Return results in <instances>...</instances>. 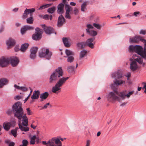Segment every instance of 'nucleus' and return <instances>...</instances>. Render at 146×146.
Masks as SVG:
<instances>
[{
  "label": "nucleus",
  "mask_w": 146,
  "mask_h": 146,
  "mask_svg": "<svg viewBox=\"0 0 146 146\" xmlns=\"http://www.w3.org/2000/svg\"><path fill=\"white\" fill-rule=\"evenodd\" d=\"M63 73L62 68L59 67L56 69L55 71L53 72L50 76L49 80V83L50 84L55 83L59 78L54 86L52 88V91L54 93L57 94L58 92H60V88L65 83L66 81L69 78L68 77H62Z\"/></svg>",
  "instance_id": "1"
},
{
  "label": "nucleus",
  "mask_w": 146,
  "mask_h": 146,
  "mask_svg": "<svg viewBox=\"0 0 146 146\" xmlns=\"http://www.w3.org/2000/svg\"><path fill=\"white\" fill-rule=\"evenodd\" d=\"M12 110L15 117L19 119V129L22 131H28L29 128L27 127L28 125V118L26 114L23 115L24 112L21 103L17 102L14 104L12 106Z\"/></svg>",
  "instance_id": "2"
},
{
  "label": "nucleus",
  "mask_w": 146,
  "mask_h": 146,
  "mask_svg": "<svg viewBox=\"0 0 146 146\" xmlns=\"http://www.w3.org/2000/svg\"><path fill=\"white\" fill-rule=\"evenodd\" d=\"M129 50L131 52H134L146 60V49L144 50L142 47L139 45H131L129 47Z\"/></svg>",
  "instance_id": "3"
},
{
  "label": "nucleus",
  "mask_w": 146,
  "mask_h": 146,
  "mask_svg": "<svg viewBox=\"0 0 146 146\" xmlns=\"http://www.w3.org/2000/svg\"><path fill=\"white\" fill-rule=\"evenodd\" d=\"M63 140L62 138L56 137L50 139L47 142L46 141H42V143L46 146H62V142L60 140L63 141Z\"/></svg>",
  "instance_id": "4"
},
{
  "label": "nucleus",
  "mask_w": 146,
  "mask_h": 146,
  "mask_svg": "<svg viewBox=\"0 0 146 146\" xmlns=\"http://www.w3.org/2000/svg\"><path fill=\"white\" fill-rule=\"evenodd\" d=\"M132 58L134 60H132L131 58L130 59L132 61L130 64V68L132 71H133L137 70L138 67L136 62L140 64H142L143 63V59L138 56L136 54L133 55Z\"/></svg>",
  "instance_id": "5"
},
{
  "label": "nucleus",
  "mask_w": 146,
  "mask_h": 146,
  "mask_svg": "<svg viewBox=\"0 0 146 146\" xmlns=\"http://www.w3.org/2000/svg\"><path fill=\"white\" fill-rule=\"evenodd\" d=\"M123 76V75L122 73L119 71L113 73L112 74V77L114 78L115 80V81H113L114 84H111V86L112 88H114L115 86V85L116 86H117L123 84V83L124 82L123 80H117V79H119L121 78Z\"/></svg>",
  "instance_id": "6"
},
{
  "label": "nucleus",
  "mask_w": 146,
  "mask_h": 146,
  "mask_svg": "<svg viewBox=\"0 0 146 146\" xmlns=\"http://www.w3.org/2000/svg\"><path fill=\"white\" fill-rule=\"evenodd\" d=\"M119 92L116 90H114V92H110L107 96L108 100L110 101H117L121 102L122 100L121 97L119 96Z\"/></svg>",
  "instance_id": "7"
},
{
  "label": "nucleus",
  "mask_w": 146,
  "mask_h": 146,
  "mask_svg": "<svg viewBox=\"0 0 146 146\" xmlns=\"http://www.w3.org/2000/svg\"><path fill=\"white\" fill-rule=\"evenodd\" d=\"M95 39V38L94 37L89 38L87 40L86 42H81L78 43L77 46L78 47L81 49L84 48L86 45H88L90 48H93L94 47V46L92 42H93Z\"/></svg>",
  "instance_id": "8"
},
{
  "label": "nucleus",
  "mask_w": 146,
  "mask_h": 146,
  "mask_svg": "<svg viewBox=\"0 0 146 146\" xmlns=\"http://www.w3.org/2000/svg\"><path fill=\"white\" fill-rule=\"evenodd\" d=\"M52 54V52H50L48 49L44 48L40 52L39 56L40 57H45L47 59L49 60Z\"/></svg>",
  "instance_id": "9"
},
{
  "label": "nucleus",
  "mask_w": 146,
  "mask_h": 146,
  "mask_svg": "<svg viewBox=\"0 0 146 146\" xmlns=\"http://www.w3.org/2000/svg\"><path fill=\"white\" fill-rule=\"evenodd\" d=\"M35 31V33L33 35V39L36 40H39L41 38L42 34L43 33L42 30L37 28L36 29Z\"/></svg>",
  "instance_id": "10"
},
{
  "label": "nucleus",
  "mask_w": 146,
  "mask_h": 146,
  "mask_svg": "<svg viewBox=\"0 0 146 146\" xmlns=\"http://www.w3.org/2000/svg\"><path fill=\"white\" fill-rule=\"evenodd\" d=\"M134 92V91L133 90L129 92L127 94H126V91H125L119 92V95L120 97H121L122 100H124L126 97L128 98H129L130 96L133 95Z\"/></svg>",
  "instance_id": "11"
},
{
  "label": "nucleus",
  "mask_w": 146,
  "mask_h": 146,
  "mask_svg": "<svg viewBox=\"0 0 146 146\" xmlns=\"http://www.w3.org/2000/svg\"><path fill=\"white\" fill-rule=\"evenodd\" d=\"M144 37L140 35H136L133 37L129 38V41L131 43H138L140 41L142 42L143 41Z\"/></svg>",
  "instance_id": "12"
},
{
  "label": "nucleus",
  "mask_w": 146,
  "mask_h": 146,
  "mask_svg": "<svg viewBox=\"0 0 146 146\" xmlns=\"http://www.w3.org/2000/svg\"><path fill=\"white\" fill-rule=\"evenodd\" d=\"M35 8H32L29 9H26L23 15V19H26L28 17V15H29L30 16H32V13L35 12Z\"/></svg>",
  "instance_id": "13"
},
{
  "label": "nucleus",
  "mask_w": 146,
  "mask_h": 146,
  "mask_svg": "<svg viewBox=\"0 0 146 146\" xmlns=\"http://www.w3.org/2000/svg\"><path fill=\"white\" fill-rule=\"evenodd\" d=\"M66 23V20L62 15H60L58 17L57 26L58 27H61Z\"/></svg>",
  "instance_id": "14"
},
{
  "label": "nucleus",
  "mask_w": 146,
  "mask_h": 146,
  "mask_svg": "<svg viewBox=\"0 0 146 146\" xmlns=\"http://www.w3.org/2000/svg\"><path fill=\"white\" fill-rule=\"evenodd\" d=\"M9 60L7 58H2L0 59V66L2 67L6 66L9 64Z\"/></svg>",
  "instance_id": "15"
},
{
  "label": "nucleus",
  "mask_w": 146,
  "mask_h": 146,
  "mask_svg": "<svg viewBox=\"0 0 146 146\" xmlns=\"http://www.w3.org/2000/svg\"><path fill=\"white\" fill-rule=\"evenodd\" d=\"M42 27L44 28V30L46 34H50L53 33L54 30L52 28L50 27H45V25H42Z\"/></svg>",
  "instance_id": "16"
},
{
  "label": "nucleus",
  "mask_w": 146,
  "mask_h": 146,
  "mask_svg": "<svg viewBox=\"0 0 146 146\" xmlns=\"http://www.w3.org/2000/svg\"><path fill=\"white\" fill-rule=\"evenodd\" d=\"M11 63L12 66H16L19 62L18 58L15 57H13L10 58Z\"/></svg>",
  "instance_id": "17"
},
{
  "label": "nucleus",
  "mask_w": 146,
  "mask_h": 146,
  "mask_svg": "<svg viewBox=\"0 0 146 146\" xmlns=\"http://www.w3.org/2000/svg\"><path fill=\"white\" fill-rule=\"evenodd\" d=\"M16 44L15 40L12 38H9L6 41V44L9 48L13 46Z\"/></svg>",
  "instance_id": "18"
},
{
  "label": "nucleus",
  "mask_w": 146,
  "mask_h": 146,
  "mask_svg": "<svg viewBox=\"0 0 146 146\" xmlns=\"http://www.w3.org/2000/svg\"><path fill=\"white\" fill-rule=\"evenodd\" d=\"M40 92L39 90H36L34 91L33 95L31 97V98L33 100L37 99L39 98L40 95Z\"/></svg>",
  "instance_id": "19"
},
{
  "label": "nucleus",
  "mask_w": 146,
  "mask_h": 146,
  "mask_svg": "<svg viewBox=\"0 0 146 146\" xmlns=\"http://www.w3.org/2000/svg\"><path fill=\"white\" fill-rule=\"evenodd\" d=\"M64 5L62 3H60L58 6L57 12L58 13L61 14L64 12Z\"/></svg>",
  "instance_id": "20"
},
{
  "label": "nucleus",
  "mask_w": 146,
  "mask_h": 146,
  "mask_svg": "<svg viewBox=\"0 0 146 146\" xmlns=\"http://www.w3.org/2000/svg\"><path fill=\"white\" fill-rule=\"evenodd\" d=\"M8 82V80L5 78L0 79V88H2L4 86L7 84Z\"/></svg>",
  "instance_id": "21"
},
{
  "label": "nucleus",
  "mask_w": 146,
  "mask_h": 146,
  "mask_svg": "<svg viewBox=\"0 0 146 146\" xmlns=\"http://www.w3.org/2000/svg\"><path fill=\"white\" fill-rule=\"evenodd\" d=\"M62 40L64 46L66 47H69L70 45L69 43V42L70 41V39L67 38H62Z\"/></svg>",
  "instance_id": "22"
},
{
  "label": "nucleus",
  "mask_w": 146,
  "mask_h": 146,
  "mask_svg": "<svg viewBox=\"0 0 146 146\" xmlns=\"http://www.w3.org/2000/svg\"><path fill=\"white\" fill-rule=\"evenodd\" d=\"M49 94L47 92H45L40 95V98L41 99V101H42L46 99L49 96Z\"/></svg>",
  "instance_id": "23"
},
{
  "label": "nucleus",
  "mask_w": 146,
  "mask_h": 146,
  "mask_svg": "<svg viewBox=\"0 0 146 146\" xmlns=\"http://www.w3.org/2000/svg\"><path fill=\"white\" fill-rule=\"evenodd\" d=\"M12 125L11 122H7L4 123L3 124V126L5 129L8 131L10 129Z\"/></svg>",
  "instance_id": "24"
},
{
  "label": "nucleus",
  "mask_w": 146,
  "mask_h": 146,
  "mask_svg": "<svg viewBox=\"0 0 146 146\" xmlns=\"http://www.w3.org/2000/svg\"><path fill=\"white\" fill-rule=\"evenodd\" d=\"M86 31L88 34L91 36H95L97 35V33L96 31L92 30H90L89 29H86Z\"/></svg>",
  "instance_id": "25"
},
{
  "label": "nucleus",
  "mask_w": 146,
  "mask_h": 146,
  "mask_svg": "<svg viewBox=\"0 0 146 146\" xmlns=\"http://www.w3.org/2000/svg\"><path fill=\"white\" fill-rule=\"evenodd\" d=\"M14 87L17 89L21 90L23 92L27 91L28 90V88L27 87H20L19 86H17L16 84H15L14 85Z\"/></svg>",
  "instance_id": "26"
},
{
  "label": "nucleus",
  "mask_w": 146,
  "mask_h": 146,
  "mask_svg": "<svg viewBox=\"0 0 146 146\" xmlns=\"http://www.w3.org/2000/svg\"><path fill=\"white\" fill-rule=\"evenodd\" d=\"M87 1L84 2L81 5V10L82 12H85L87 10L86 7L88 4Z\"/></svg>",
  "instance_id": "27"
},
{
  "label": "nucleus",
  "mask_w": 146,
  "mask_h": 146,
  "mask_svg": "<svg viewBox=\"0 0 146 146\" xmlns=\"http://www.w3.org/2000/svg\"><path fill=\"white\" fill-rule=\"evenodd\" d=\"M29 45V44L28 43H25L22 44L20 49V50L23 52H25L28 48Z\"/></svg>",
  "instance_id": "28"
},
{
  "label": "nucleus",
  "mask_w": 146,
  "mask_h": 146,
  "mask_svg": "<svg viewBox=\"0 0 146 146\" xmlns=\"http://www.w3.org/2000/svg\"><path fill=\"white\" fill-rule=\"evenodd\" d=\"M56 9V8L55 7H51L48 8L47 10V11L49 13L51 14L53 13L54 11H55Z\"/></svg>",
  "instance_id": "29"
},
{
  "label": "nucleus",
  "mask_w": 146,
  "mask_h": 146,
  "mask_svg": "<svg viewBox=\"0 0 146 146\" xmlns=\"http://www.w3.org/2000/svg\"><path fill=\"white\" fill-rule=\"evenodd\" d=\"M36 136L35 135L31 138L30 143V144L34 145L35 143V140L36 139Z\"/></svg>",
  "instance_id": "30"
},
{
  "label": "nucleus",
  "mask_w": 146,
  "mask_h": 146,
  "mask_svg": "<svg viewBox=\"0 0 146 146\" xmlns=\"http://www.w3.org/2000/svg\"><path fill=\"white\" fill-rule=\"evenodd\" d=\"M65 9L66 10V13H70V11L71 10L72 7L68 5L65 4Z\"/></svg>",
  "instance_id": "31"
},
{
  "label": "nucleus",
  "mask_w": 146,
  "mask_h": 146,
  "mask_svg": "<svg viewBox=\"0 0 146 146\" xmlns=\"http://www.w3.org/2000/svg\"><path fill=\"white\" fill-rule=\"evenodd\" d=\"M52 5V3L46 4L43 5L40 7L39 9L42 10L43 9L45 8L51 6Z\"/></svg>",
  "instance_id": "32"
},
{
  "label": "nucleus",
  "mask_w": 146,
  "mask_h": 146,
  "mask_svg": "<svg viewBox=\"0 0 146 146\" xmlns=\"http://www.w3.org/2000/svg\"><path fill=\"white\" fill-rule=\"evenodd\" d=\"M87 52L86 50H83L81 51L80 53V59L83 57L86 54Z\"/></svg>",
  "instance_id": "33"
},
{
  "label": "nucleus",
  "mask_w": 146,
  "mask_h": 146,
  "mask_svg": "<svg viewBox=\"0 0 146 146\" xmlns=\"http://www.w3.org/2000/svg\"><path fill=\"white\" fill-rule=\"evenodd\" d=\"M65 53L68 56L70 55H73L74 54V53L72 51L68 49L66 50Z\"/></svg>",
  "instance_id": "34"
},
{
  "label": "nucleus",
  "mask_w": 146,
  "mask_h": 146,
  "mask_svg": "<svg viewBox=\"0 0 146 146\" xmlns=\"http://www.w3.org/2000/svg\"><path fill=\"white\" fill-rule=\"evenodd\" d=\"M33 17L32 16H30V17L27 19V23L29 24H32L33 22Z\"/></svg>",
  "instance_id": "35"
},
{
  "label": "nucleus",
  "mask_w": 146,
  "mask_h": 146,
  "mask_svg": "<svg viewBox=\"0 0 146 146\" xmlns=\"http://www.w3.org/2000/svg\"><path fill=\"white\" fill-rule=\"evenodd\" d=\"M22 145H20L19 146H27L29 142L27 140L24 139L22 141Z\"/></svg>",
  "instance_id": "36"
},
{
  "label": "nucleus",
  "mask_w": 146,
  "mask_h": 146,
  "mask_svg": "<svg viewBox=\"0 0 146 146\" xmlns=\"http://www.w3.org/2000/svg\"><path fill=\"white\" fill-rule=\"evenodd\" d=\"M38 49V48L37 47H33L31 49L30 51L31 52H32V53L36 54L37 51Z\"/></svg>",
  "instance_id": "37"
},
{
  "label": "nucleus",
  "mask_w": 146,
  "mask_h": 146,
  "mask_svg": "<svg viewBox=\"0 0 146 146\" xmlns=\"http://www.w3.org/2000/svg\"><path fill=\"white\" fill-rule=\"evenodd\" d=\"M74 70V67L72 66H70L67 68L68 71L69 72H73Z\"/></svg>",
  "instance_id": "38"
},
{
  "label": "nucleus",
  "mask_w": 146,
  "mask_h": 146,
  "mask_svg": "<svg viewBox=\"0 0 146 146\" xmlns=\"http://www.w3.org/2000/svg\"><path fill=\"white\" fill-rule=\"evenodd\" d=\"M93 25L98 29H101V25L98 24L94 23L93 24Z\"/></svg>",
  "instance_id": "39"
},
{
  "label": "nucleus",
  "mask_w": 146,
  "mask_h": 146,
  "mask_svg": "<svg viewBox=\"0 0 146 146\" xmlns=\"http://www.w3.org/2000/svg\"><path fill=\"white\" fill-rule=\"evenodd\" d=\"M74 60V58L72 56H68L67 59V61L68 62H72Z\"/></svg>",
  "instance_id": "40"
},
{
  "label": "nucleus",
  "mask_w": 146,
  "mask_h": 146,
  "mask_svg": "<svg viewBox=\"0 0 146 146\" xmlns=\"http://www.w3.org/2000/svg\"><path fill=\"white\" fill-rule=\"evenodd\" d=\"M36 54L33 53L32 52H31V54L30 55V58L32 59H35L36 57Z\"/></svg>",
  "instance_id": "41"
},
{
  "label": "nucleus",
  "mask_w": 146,
  "mask_h": 146,
  "mask_svg": "<svg viewBox=\"0 0 146 146\" xmlns=\"http://www.w3.org/2000/svg\"><path fill=\"white\" fill-rule=\"evenodd\" d=\"M25 27L27 31L28 30H33L34 28L33 27H31L28 25L25 26Z\"/></svg>",
  "instance_id": "42"
},
{
  "label": "nucleus",
  "mask_w": 146,
  "mask_h": 146,
  "mask_svg": "<svg viewBox=\"0 0 146 146\" xmlns=\"http://www.w3.org/2000/svg\"><path fill=\"white\" fill-rule=\"evenodd\" d=\"M27 31L26 29L25 26H24L23 27H22L21 29V33L22 35H23Z\"/></svg>",
  "instance_id": "43"
},
{
  "label": "nucleus",
  "mask_w": 146,
  "mask_h": 146,
  "mask_svg": "<svg viewBox=\"0 0 146 146\" xmlns=\"http://www.w3.org/2000/svg\"><path fill=\"white\" fill-rule=\"evenodd\" d=\"M26 110L28 115H30L32 114L33 112L31 110H30L29 108H27L26 109Z\"/></svg>",
  "instance_id": "44"
},
{
  "label": "nucleus",
  "mask_w": 146,
  "mask_h": 146,
  "mask_svg": "<svg viewBox=\"0 0 146 146\" xmlns=\"http://www.w3.org/2000/svg\"><path fill=\"white\" fill-rule=\"evenodd\" d=\"M11 132L12 134L13 135L14 137H16L17 136V131H15L14 129H13V130H11Z\"/></svg>",
  "instance_id": "45"
},
{
  "label": "nucleus",
  "mask_w": 146,
  "mask_h": 146,
  "mask_svg": "<svg viewBox=\"0 0 146 146\" xmlns=\"http://www.w3.org/2000/svg\"><path fill=\"white\" fill-rule=\"evenodd\" d=\"M139 33L141 35H145L146 34V30H141L140 31Z\"/></svg>",
  "instance_id": "46"
},
{
  "label": "nucleus",
  "mask_w": 146,
  "mask_h": 146,
  "mask_svg": "<svg viewBox=\"0 0 146 146\" xmlns=\"http://www.w3.org/2000/svg\"><path fill=\"white\" fill-rule=\"evenodd\" d=\"M49 105H50L49 103H48L46 104H45L44 105V106L41 107V110H42V109L46 108H47L48 106H49Z\"/></svg>",
  "instance_id": "47"
},
{
  "label": "nucleus",
  "mask_w": 146,
  "mask_h": 146,
  "mask_svg": "<svg viewBox=\"0 0 146 146\" xmlns=\"http://www.w3.org/2000/svg\"><path fill=\"white\" fill-rule=\"evenodd\" d=\"M74 14L76 15H77L79 12V10L76 7H75L74 9Z\"/></svg>",
  "instance_id": "48"
},
{
  "label": "nucleus",
  "mask_w": 146,
  "mask_h": 146,
  "mask_svg": "<svg viewBox=\"0 0 146 146\" xmlns=\"http://www.w3.org/2000/svg\"><path fill=\"white\" fill-rule=\"evenodd\" d=\"M66 18L70 19H71V16H70L69 13H66V15L65 16Z\"/></svg>",
  "instance_id": "49"
},
{
  "label": "nucleus",
  "mask_w": 146,
  "mask_h": 146,
  "mask_svg": "<svg viewBox=\"0 0 146 146\" xmlns=\"http://www.w3.org/2000/svg\"><path fill=\"white\" fill-rule=\"evenodd\" d=\"M141 14L140 13V12L139 11L135 12L133 13V15L135 17H137L138 15Z\"/></svg>",
  "instance_id": "50"
},
{
  "label": "nucleus",
  "mask_w": 146,
  "mask_h": 146,
  "mask_svg": "<svg viewBox=\"0 0 146 146\" xmlns=\"http://www.w3.org/2000/svg\"><path fill=\"white\" fill-rule=\"evenodd\" d=\"M86 26L88 28L87 29H92L94 28L93 26L90 24L87 25Z\"/></svg>",
  "instance_id": "51"
},
{
  "label": "nucleus",
  "mask_w": 146,
  "mask_h": 146,
  "mask_svg": "<svg viewBox=\"0 0 146 146\" xmlns=\"http://www.w3.org/2000/svg\"><path fill=\"white\" fill-rule=\"evenodd\" d=\"M125 76L128 78L127 79L128 80V78L131 76V74L130 73L127 72Z\"/></svg>",
  "instance_id": "52"
},
{
  "label": "nucleus",
  "mask_w": 146,
  "mask_h": 146,
  "mask_svg": "<svg viewBox=\"0 0 146 146\" xmlns=\"http://www.w3.org/2000/svg\"><path fill=\"white\" fill-rule=\"evenodd\" d=\"M49 15H45L43 17V18L45 19H48Z\"/></svg>",
  "instance_id": "53"
},
{
  "label": "nucleus",
  "mask_w": 146,
  "mask_h": 146,
  "mask_svg": "<svg viewBox=\"0 0 146 146\" xmlns=\"http://www.w3.org/2000/svg\"><path fill=\"white\" fill-rule=\"evenodd\" d=\"M90 140H87L86 141V145L85 146H90Z\"/></svg>",
  "instance_id": "54"
},
{
  "label": "nucleus",
  "mask_w": 146,
  "mask_h": 146,
  "mask_svg": "<svg viewBox=\"0 0 146 146\" xmlns=\"http://www.w3.org/2000/svg\"><path fill=\"white\" fill-rule=\"evenodd\" d=\"M4 26L3 25H2L1 28H0V33L2 32L4 30Z\"/></svg>",
  "instance_id": "55"
},
{
  "label": "nucleus",
  "mask_w": 146,
  "mask_h": 146,
  "mask_svg": "<svg viewBox=\"0 0 146 146\" xmlns=\"http://www.w3.org/2000/svg\"><path fill=\"white\" fill-rule=\"evenodd\" d=\"M12 113V111L11 110H8L7 112V113L8 114H9V115L11 114Z\"/></svg>",
  "instance_id": "56"
},
{
  "label": "nucleus",
  "mask_w": 146,
  "mask_h": 146,
  "mask_svg": "<svg viewBox=\"0 0 146 146\" xmlns=\"http://www.w3.org/2000/svg\"><path fill=\"white\" fill-rule=\"evenodd\" d=\"M142 42L144 43L145 48L146 49V40L144 38L143 41Z\"/></svg>",
  "instance_id": "57"
},
{
  "label": "nucleus",
  "mask_w": 146,
  "mask_h": 146,
  "mask_svg": "<svg viewBox=\"0 0 146 146\" xmlns=\"http://www.w3.org/2000/svg\"><path fill=\"white\" fill-rule=\"evenodd\" d=\"M15 143L13 142H11L9 143L8 146H14Z\"/></svg>",
  "instance_id": "58"
},
{
  "label": "nucleus",
  "mask_w": 146,
  "mask_h": 146,
  "mask_svg": "<svg viewBox=\"0 0 146 146\" xmlns=\"http://www.w3.org/2000/svg\"><path fill=\"white\" fill-rule=\"evenodd\" d=\"M127 102H124L122 103L120 105V106L122 107L124 106L127 104Z\"/></svg>",
  "instance_id": "59"
},
{
  "label": "nucleus",
  "mask_w": 146,
  "mask_h": 146,
  "mask_svg": "<svg viewBox=\"0 0 146 146\" xmlns=\"http://www.w3.org/2000/svg\"><path fill=\"white\" fill-rule=\"evenodd\" d=\"M70 5L72 6H75L76 5V4L74 2H71L70 3Z\"/></svg>",
  "instance_id": "60"
},
{
  "label": "nucleus",
  "mask_w": 146,
  "mask_h": 146,
  "mask_svg": "<svg viewBox=\"0 0 146 146\" xmlns=\"http://www.w3.org/2000/svg\"><path fill=\"white\" fill-rule=\"evenodd\" d=\"M19 50V48H18L17 46H16L15 48V50L16 52H17Z\"/></svg>",
  "instance_id": "61"
},
{
  "label": "nucleus",
  "mask_w": 146,
  "mask_h": 146,
  "mask_svg": "<svg viewBox=\"0 0 146 146\" xmlns=\"http://www.w3.org/2000/svg\"><path fill=\"white\" fill-rule=\"evenodd\" d=\"M19 9L18 8H15L13 9V11L15 12H16L18 11Z\"/></svg>",
  "instance_id": "62"
},
{
  "label": "nucleus",
  "mask_w": 146,
  "mask_h": 146,
  "mask_svg": "<svg viewBox=\"0 0 146 146\" xmlns=\"http://www.w3.org/2000/svg\"><path fill=\"white\" fill-rule=\"evenodd\" d=\"M29 88L31 90V91L30 92L29 95V96H30L33 92V90L30 88Z\"/></svg>",
  "instance_id": "63"
},
{
  "label": "nucleus",
  "mask_w": 146,
  "mask_h": 146,
  "mask_svg": "<svg viewBox=\"0 0 146 146\" xmlns=\"http://www.w3.org/2000/svg\"><path fill=\"white\" fill-rule=\"evenodd\" d=\"M31 127L32 128H33L34 129H35L36 127V126H34L32 124L31 125Z\"/></svg>",
  "instance_id": "64"
}]
</instances>
